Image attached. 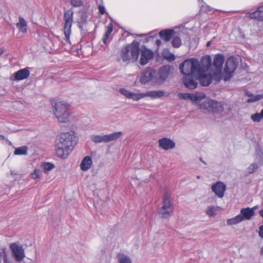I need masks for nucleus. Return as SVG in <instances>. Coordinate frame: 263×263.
<instances>
[{"label":"nucleus","instance_id":"obj_1","mask_svg":"<svg viewBox=\"0 0 263 263\" xmlns=\"http://www.w3.org/2000/svg\"><path fill=\"white\" fill-rule=\"evenodd\" d=\"M178 96L180 99L190 100L194 102H200L203 100L199 103L200 108L213 113H220L224 109L223 104L222 102L211 99H205V95L202 92L196 93H179Z\"/></svg>","mask_w":263,"mask_h":263},{"label":"nucleus","instance_id":"obj_2","mask_svg":"<svg viewBox=\"0 0 263 263\" xmlns=\"http://www.w3.org/2000/svg\"><path fill=\"white\" fill-rule=\"evenodd\" d=\"M74 133L71 131L62 133L57 136L55 141L56 154L61 158L65 159L72 151L76 145Z\"/></svg>","mask_w":263,"mask_h":263},{"label":"nucleus","instance_id":"obj_3","mask_svg":"<svg viewBox=\"0 0 263 263\" xmlns=\"http://www.w3.org/2000/svg\"><path fill=\"white\" fill-rule=\"evenodd\" d=\"M140 43L136 41H134L130 44L126 46L122 50L121 57L124 62L132 61H136L140 54Z\"/></svg>","mask_w":263,"mask_h":263},{"label":"nucleus","instance_id":"obj_4","mask_svg":"<svg viewBox=\"0 0 263 263\" xmlns=\"http://www.w3.org/2000/svg\"><path fill=\"white\" fill-rule=\"evenodd\" d=\"M54 107V115L58 121L61 123H66L68 121L70 116L69 105L66 102L58 101L52 104Z\"/></svg>","mask_w":263,"mask_h":263},{"label":"nucleus","instance_id":"obj_5","mask_svg":"<svg viewBox=\"0 0 263 263\" xmlns=\"http://www.w3.org/2000/svg\"><path fill=\"white\" fill-rule=\"evenodd\" d=\"M199 66L198 61L196 59H186L180 66L181 72L183 74H193L194 77L198 72L197 67Z\"/></svg>","mask_w":263,"mask_h":263},{"label":"nucleus","instance_id":"obj_6","mask_svg":"<svg viewBox=\"0 0 263 263\" xmlns=\"http://www.w3.org/2000/svg\"><path fill=\"white\" fill-rule=\"evenodd\" d=\"M173 210L174 206L170 197L167 194L165 195L163 197L162 205L158 211L159 215L163 218H168L172 215Z\"/></svg>","mask_w":263,"mask_h":263},{"label":"nucleus","instance_id":"obj_7","mask_svg":"<svg viewBox=\"0 0 263 263\" xmlns=\"http://www.w3.org/2000/svg\"><path fill=\"white\" fill-rule=\"evenodd\" d=\"M123 133L122 132H117L105 135H92L90 136L91 140L95 143L101 142L108 143L115 141L120 138Z\"/></svg>","mask_w":263,"mask_h":263},{"label":"nucleus","instance_id":"obj_8","mask_svg":"<svg viewBox=\"0 0 263 263\" xmlns=\"http://www.w3.org/2000/svg\"><path fill=\"white\" fill-rule=\"evenodd\" d=\"M73 12L71 10H68L65 12L64 16V33L65 36L66 42L70 43V35L71 34V29L73 22Z\"/></svg>","mask_w":263,"mask_h":263},{"label":"nucleus","instance_id":"obj_9","mask_svg":"<svg viewBox=\"0 0 263 263\" xmlns=\"http://www.w3.org/2000/svg\"><path fill=\"white\" fill-rule=\"evenodd\" d=\"M238 61L235 58L231 57L227 60L224 68V76L223 80L225 81L229 80L232 76V74L236 69Z\"/></svg>","mask_w":263,"mask_h":263},{"label":"nucleus","instance_id":"obj_10","mask_svg":"<svg viewBox=\"0 0 263 263\" xmlns=\"http://www.w3.org/2000/svg\"><path fill=\"white\" fill-rule=\"evenodd\" d=\"M156 70L153 68L148 67L144 70L139 77V81L142 84H146L148 82H152L153 84H157L156 83Z\"/></svg>","mask_w":263,"mask_h":263},{"label":"nucleus","instance_id":"obj_11","mask_svg":"<svg viewBox=\"0 0 263 263\" xmlns=\"http://www.w3.org/2000/svg\"><path fill=\"white\" fill-rule=\"evenodd\" d=\"M173 67L170 65H164L156 72L155 82L157 84H162L167 79Z\"/></svg>","mask_w":263,"mask_h":263},{"label":"nucleus","instance_id":"obj_12","mask_svg":"<svg viewBox=\"0 0 263 263\" xmlns=\"http://www.w3.org/2000/svg\"><path fill=\"white\" fill-rule=\"evenodd\" d=\"M10 249L12 256L16 261L20 262L25 258V251L22 246H18L16 243H13L10 245Z\"/></svg>","mask_w":263,"mask_h":263},{"label":"nucleus","instance_id":"obj_13","mask_svg":"<svg viewBox=\"0 0 263 263\" xmlns=\"http://www.w3.org/2000/svg\"><path fill=\"white\" fill-rule=\"evenodd\" d=\"M199 66L197 67L198 72H206L212 65V60L209 55H205L202 58L200 62L198 61Z\"/></svg>","mask_w":263,"mask_h":263},{"label":"nucleus","instance_id":"obj_14","mask_svg":"<svg viewBox=\"0 0 263 263\" xmlns=\"http://www.w3.org/2000/svg\"><path fill=\"white\" fill-rule=\"evenodd\" d=\"M195 77L196 80H199L201 85L203 86H207L212 82L211 74L205 73V72H198Z\"/></svg>","mask_w":263,"mask_h":263},{"label":"nucleus","instance_id":"obj_15","mask_svg":"<svg viewBox=\"0 0 263 263\" xmlns=\"http://www.w3.org/2000/svg\"><path fill=\"white\" fill-rule=\"evenodd\" d=\"M194 76L193 74H187L184 76L182 79L183 84L190 89H194L198 85L196 80L193 78Z\"/></svg>","mask_w":263,"mask_h":263},{"label":"nucleus","instance_id":"obj_16","mask_svg":"<svg viewBox=\"0 0 263 263\" xmlns=\"http://www.w3.org/2000/svg\"><path fill=\"white\" fill-rule=\"evenodd\" d=\"M226 185L221 181H218L212 185V191L219 198H222L226 191Z\"/></svg>","mask_w":263,"mask_h":263},{"label":"nucleus","instance_id":"obj_17","mask_svg":"<svg viewBox=\"0 0 263 263\" xmlns=\"http://www.w3.org/2000/svg\"><path fill=\"white\" fill-rule=\"evenodd\" d=\"M159 146L163 149L167 151L175 147V143L168 138H162L158 140Z\"/></svg>","mask_w":263,"mask_h":263},{"label":"nucleus","instance_id":"obj_18","mask_svg":"<svg viewBox=\"0 0 263 263\" xmlns=\"http://www.w3.org/2000/svg\"><path fill=\"white\" fill-rule=\"evenodd\" d=\"M30 72L28 68L21 69L13 73V81H21L27 79L30 76Z\"/></svg>","mask_w":263,"mask_h":263},{"label":"nucleus","instance_id":"obj_19","mask_svg":"<svg viewBox=\"0 0 263 263\" xmlns=\"http://www.w3.org/2000/svg\"><path fill=\"white\" fill-rule=\"evenodd\" d=\"M119 91L121 95L124 96L127 99H132L134 101H139L141 99V93H134L123 88H120Z\"/></svg>","mask_w":263,"mask_h":263},{"label":"nucleus","instance_id":"obj_20","mask_svg":"<svg viewBox=\"0 0 263 263\" xmlns=\"http://www.w3.org/2000/svg\"><path fill=\"white\" fill-rule=\"evenodd\" d=\"M153 58V53L152 51L147 49H144L141 51L140 63L144 65L146 64L149 60Z\"/></svg>","mask_w":263,"mask_h":263},{"label":"nucleus","instance_id":"obj_21","mask_svg":"<svg viewBox=\"0 0 263 263\" xmlns=\"http://www.w3.org/2000/svg\"><path fill=\"white\" fill-rule=\"evenodd\" d=\"M163 90H152L145 93H141V99L145 97H150L152 99L159 98L164 96Z\"/></svg>","mask_w":263,"mask_h":263},{"label":"nucleus","instance_id":"obj_22","mask_svg":"<svg viewBox=\"0 0 263 263\" xmlns=\"http://www.w3.org/2000/svg\"><path fill=\"white\" fill-rule=\"evenodd\" d=\"M224 61V56L221 54H217L214 58L213 66L218 71H221Z\"/></svg>","mask_w":263,"mask_h":263},{"label":"nucleus","instance_id":"obj_23","mask_svg":"<svg viewBox=\"0 0 263 263\" xmlns=\"http://www.w3.org/2000/svg\"><path fill=\"white\" fill-rule=\"evenodd\" d=\"M175 32L172 29L162 30L159 32L160 38L166 42L169 41L174 35Z\"/></svg>","mask_w":263,"mask_h":263},{"label":"nucleus","instance_id":"obj_24","mask_svg":"<svg viewBox=\"0 0 263 263\" xmlns=\"http://www.w3.org/2000/svg\"><path fill=\"white\" fill-rule=\"evenodd\" d=\"M92 164V161L90 156H86L82 160L81 164L80 167L83 171H86L88 170Z\"/></svg>","mask_w":263,"mask_h":263},{"label":"nucleus","instance_id":"obj_25","mask_svg":"<svg viewBox=\"0 0 263 263\" xmlns=\"http://www.w3.org/2000/svg\"><path fill=\"white\" fill-rule=\"evenodd\" d=\"M254 215V212L251 208H247L241 209L239 215H240L243 220L244 219L250 220L251 217Z\"/></svg>","mask_w":263,"mask_h":263},{"label":"nucleus","instance_id":"obj_26","mask_svg":"<svg viewBox=\"0 0 263 263\" xmlns=\"http://www.w3.org/2000/svg\"><path fill=\"white\" fill-rule=\"evenodd\" d=\"M251 18L257 19L263 21V5L259 7L257 10L249 14Z\"/></svg>","mask_w":263,"mask_h":263},{"label":"nucleus","instance_id":"obj_27","mask_svg":"<svg viewBox=\"0 0 263 263\" xmlns=\"http://www.w3.org/2000/svg\"><path fill=\"white\" fill-rule=\"evenodd\" d=\"M19 22L16 23V27L18 29L19 31L23 33H26L27 32V24L25 20L20 16L18 17Z\"/></svg>","mask_w":263,"mask_h":263},{"label":"nucleus","instance_id":"obj_28","mask_svg":"<svg viewBox=\"0 0 263 263\" xmlns=\"http://www.w3.org/2000/svg\"><path fill=\"white\" fill-rule=\"evenodd\" d=\"M88 15L86 12H82L79 22H78L79 27L82 30H83L84 29H86V26L87 25V20Z\"/></svg>","mask_w":263,"mask_h":263},{"label":"nucleus","instance_id":"obj_29","mask_svg":"<svg viewBox=\"0 0 263 263\" xmlns=\"http://www.w3.org/2000/svg\"><path fill=\"white\" fill-rule=\"evenodd\" d=\"M106 31L105 33L104 36L103 37V42L104 44H106L107 43L108 40L113 31V25L112 23H109L106 27Z\"/></svg>","mask_w":263,"mask_h":263},{"label":"nucleus","instance_id":"obj_30","mask_svg":"<svg viewBox=\"0 0 263 263\" xmlns=\"http://www.w3.org/2000/svg\"><path fill=\"white\" fill-rule=\"evenodd\" d=\"M242 221V217L238 214L233 218L228 219L227 221V224L229 226H233L237 224Z\"/></svg>","mask_w":263,"mask_h":263},{"label":"nucleus","instance_id":"obj_31","mask_svg":"<svg viewBox=\"0 0 263 263\" xmlns=\"http://www.w3.org/2000/svg\"><path fill=\"white\" fill-rule=\"evenodd\" d=\"M117 258L119 263H132L130 257L123 253H118Z\"/></svg>","mask_w":263,"mask_h":263},{"label":"nucleus","instance_id":"obj_32","mask_svg":"<svg viewBox=\"0 0 263 263\" xmlns=\"http://www.w3.org/2000/svg\"><path fill=\"white\" fill-rule=\"evenodd\" d=\"M172 44L175 48H178L182 44L180 36L178 35V34H176V32L172 37Z\"/></svg>","mask_w":263,"mask_h":263},{"label":"nucleus","instance_id":"obj_33","mask_svg":"<svg viewBox=\"0 0 263 263\" xmlns=\"http://www.w3.org/2000/svg\"><path fill=\"white\" fill-rule=\"evenodd\" d=\"M28 147L23 146L16 148L14 152L15 155H26L27 154Z\"/></svg>","mask_w":263,"mask_h":263},{"label":"nucleus","instance_id":"obj_34","mask_svg":"<svg viewBox=\"0 0 263 263\" xmlns=\"http://www.w3.org/2000/svg\"><path fill=\"white\" fill-rule=\"evenodd\" d=\"M0 263H13L8 256L6 252H0Z\"/></svg>","mask_w":263,"mask_h":263},{"label":"nucleus","instance_id":"obj_35","mask_svg":"<svg viewBox=\"0 0 263 263\" xmlns=\"http://www.w3.org/2000/svg\"><path fill=\"white\" fill-rule=\"evenodd\" d=\"M206 214L210 217H213L216 214V208L214 206H210L206 210Z\"/></svg>","mask_w":263,"mask_h":263},{"label":"nucleus","instance_id":"obj_36","mask_svg":"<svg viewBox=\"0 0 263 263\" xmlns=\"http://www.w3.org/2000/svg\"><path fill=\"white\" fill-rule=\"evenodd\" d=\"M212 80H215L216 81H219L222 77H221V71H218L216 70L215 72H214L212 74H211Z\"/></svg>","mask_w":263,"mask_h":263},{"label":"nucleus","instance_id":"obj_37","mask_svg":"<svg viewBox=\"0 0 263 263\" xmlns=\"http://www.w3.org/2000/svg\"><path fill=\"white\" fill-rule=\"evenodd\" d=\"M258 168V165L256 163L251 164L248 168L249 174L254 173Z\"/></svg>","mask_w":263,"mask_h":263},{"label":"nucleus","instance_id":"obj_38","mask_svg":"<svg viewBox=\"0 0 263 263\" xmlns=\"http://www.w3.org/2000/svg\"><path fill=\"white\" fill-rule=\"evenodd\" d=\"M43 167L46 173L53 169L54 167V165L50 162H46L43 164Z\"/></svg>","mask_w":263,"mask_h":263},{"label":"nucleus","instance_id":"obj_39","mask_svg":"<svg viewBox=\"0 0 263 263\" xmlns=\"http://www.w3.org/2000/svg\"><path fill=\"white\" fill-rule=\"evenodd\" d=\"M162 55L165 59L170 61H173L175 59V55L172 53H166L165 51L162 52Z\"/></svg>","mask_w":263,"mask_h":263},{"label":"nucleus","instance_id":"obj_40","mask_svg":"<svg viewBox=\"0 0 263 263\" xmlns=\"http://www.w3.org/2000/svg\"><path fill=\"white\" fill-rule=\"evenodd\" d=\"M71 5L74 7H79L83 5L82 0H70Z\"/></svg>","mask_w":263,"mask_h":263},{"label":"nucleus","instance_id":"obj_41","mask_svg":"<svg viewBox=\"0 0 263 263\" xmlns=\"http://www.w3.org/2000/svg\"><path fill=\"white\" fill-rule=\"evenodd\" d=\"M261 99V95L258 94L249 98L247 100L248 103H252Z\"/></svg>","mask_w":263,"mask_h":263},{"label":"nucleus","instance_id":"obj_42","mask_svg":"<svg viewBox=\"0 0 263 263\" xmlns=\"http://www.w3.org/2000/svg\"><path fill=\"white\" fill-rule=\"evenodd\" d=\"M251 119L254 122H259L262 119L259 113H255L251 116Z\"/></svg>","mask_w":263,"mask_h":263},{"label":"nucleus","instance_id":"obj_43","mask_svg":"<svg viewBox=\"0 0 263 263\" xmlns=\"http://www.w3.org/2000/svg\"><path fill=\"white\" fill-rule=\"evenodd\" d=\"M41 172L40 170L38 169H35L34 172L31 173V178L33 179H36L38 178H39L41 176Z\"/></svg>","mask_w":263,"mask_h":263},{"label":"nucleus","instance_id":"obj_44","mask_svg":"<svg viewBox=\"0 0 263 263\" xmlns=\"http://www.w3.org/2000/svg\"><path fill=\"white\" fill-rule=\"evenodd\" d=\"M213 9L212 8L210 7L208 5H202L201 7V11L204 12L205 13H209Z\"/></svg>","mask_w":263,"mask_h":263},{"label":"nucleus","instance_id":"obj_45","mask_svg":"<svg viewBox=\"0 0 263 263\" xmlns=\"http://www.w3.org/2000/svg\"><path fill=\"white\" fill-rule=\"evenodd\" d=\"M99 11L100 13L103 15L105 13V7L103 5H99L98 7Z\"/></svg>","mask_w":263,"mask_h":263},{"label":"nucleus","instance_id":"obj_46","mask_svg":"<svg viewBox=\"0 0 263 263\" xmlns=\"http://www.w3.org/2000/svg\"><path fill=\"white\" fill-rule=\"evenodd\" d=\"M259 236L263 238V225L261 226L259 228V232H258Z\"/></svg>","mask_w":263,"mask_h":263},{"label":"nucleus","instance_id":"obj_47","mask_svg":"<svg viewBox=\"0 0 263 263\" xmlns=\"http://www.w3.org/2000/svg\"><path fill=\"white\" fill-rule=\"evenodd\" d=\"M259 155V157H260V159H261L262 162L263 163V151L260 150V153Z\"/></svg>","mask_w":263,"mask_h":263},{"label":"nucleus","instance_id":"obj_48","mask_svg":"<svg viewBox=\"0 0 263 263\" xmlns=\"http://www.w3.org/2000/svg\"><path fill=\"white\" fill-rule=\"evenodd\" d=\"M5 52V50L3 47H0V56Z\"/></svg>","mask_w":263,"mask_h":263},{"label":"nucleus","instance_id":"obj_49","mask_svg":"<svg viewBox=\"0 0 263 263\" xmlns=\"http://www.w3.org/2000/svg\"><path fill=\"white\" fill-rule=\"evenodd\" d=\"M247 95L250 98H252V97H253V93H252L250 92H247Z\"/></svg>","mask_w":263,"mask_h":263},{"label":"nucleus","instance_id":"obj_50","mask_svg":"<svg viewBox=\"0 0 263 263\" xmlns=\"http://www.w3.org/2000/svg\"><path fill=\"white\" fill-rule=\"evenodd\" d=\"M258 208V205H256L253 206V208H251V209L253 210V212H254V211Z\"/></svg>","mask_w":263,"mask_h":263},{"label":"nucleus","instance_id":"obj_51","mask_svg":"<svg viewBox=\"0 0 263 263\" xmlns=\"http://www.w3.org/2000/svg\"><path fill=\"white\" fill-rule=\"evenodd\" d=\"M5 139V137L4 136L0 135V141L3 140Z\"/></svg>","mask_w":263,"mask_h":263},{"label":"nucleus","instance_id":"obj_52","mask_svg":"<svg viewBox=\"0 0 263 263\" xmlns=\"http://www.w3.org/2000/svg\"><path fill=\"white\" fill-rule=\"evenodd\" d=\"M259 215L260 216H261L262 217H263V209L262 210H261L260 211H259Z\"/></svg>","mask_w":263,"mask_h":263},{"label":"nucleus","instance_id":"obj_53","mask_svg":"<svg viewBox=\"0 0 263 263\" xmlns=\"http://www.w3.org/2000/svg\"><path fill=\"white\" fill-rule=\"evenodd\" d=\"M211 41H209V42L206 43V46H207V47L210 46V45H211Z\"/></svg>","mask_w":263,"mask_h":263},{"label":"nucleus","instance_id":"obj_54","mask_svg":"<svg viewBox=\"0 0 263 263\" xmlns=\"http://www.w3.org/2000/svg\"><path fill=\"white\" fill-rule=\"evenodd\" d=\"M259 114H260V116H261V117L263 118V109H262L260 111V112Z\"/></svg>","mask_w":263,"mask_h":263},{"label":"nucleus","instance_id":"obj_55","mask_svg":"<svg viewBox=\"0 0 263 263\" xmlns=\"http://www.w3.org/2000/svg\"><path fill=\"white\" fill-rule=\"evenodd\" d=\"M260 255H263V247L261 248L260 250Z\"/></svg>","mask_w":263,"mask_h":263},{"label":"nucleus","instance_id":"obj_56","mask_svg":"<svg viewBox=\"0 0 263 263\" xmlns=\"http://www.w3.org/2000/svg\"><path fill=\"white\" fill-rule=\"evenodd\" d=\"M144 35V34H143L138 35L139 36H143Z\"/></svg>","mask_w":263,"mask_h":263},{"label":"nucleus","instance_id":"obj_57","mask_svg":"<svg viewBox=\"0 0 263 263\" xmlns=\"http://www.w3.org/2000/svg\"><path fill=\"white\" fill-rule=\"evenodd\" d=\"M197 178L198 179H199V178H200V176H197Z\"/></svg>","mask_w":263,"mask_h":263},{"label":"nucleus","instance_id":"obj_58","mask_svg":"<svg viewBox=\"0 0 263 263\" xmlns=\"http://www.w3.org/2000/svg\"><path fill=\"white\" fill-rule=\"evenodd\" d=\"M261 99H263V94H261Z\"/></svg>","mask_w":263,"mask_h":263},{"label":"nucleus","instance_id":"obj_59","mask_svg":"<svg viewBox=\"0 0 263 263\" xmlns=\"http://www.w3.org/2000/svg\"><path fill=\"white\" fill-rule=\"evenodd\" d=\"M200 160H201V161H202L203 162V163H205V162H204V161H203L202 160L201 158H200Z\"/></svg>","mask_w":263,"mask_h":263},{"label":"nucleus","instance_id":"obj_60","mask_svg":"<svg viewBox=\"0 0 263 263\" xmlns=\"http://www.w3.org/2000/svg\"><path fill=\"white\" fill-rule=\"evenodd\" d=\"M9 143L11 145V142L10 141H8Z\"/></svg>","mask_w":263,"mask_h":263}]
</instances>
